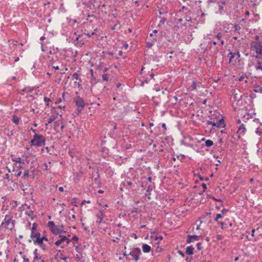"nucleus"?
I'll return each mask as SVG.
<instances>
[{
  "label": "nucleus",
  "instance_id": "1",
  "mask_svg": "<svg viewBox=\"0 0 262 262\" xmlns=\"http://www.w3.org/2000/svg\"><path fill=\"white\" fill-rule=\"evenodd\" d=\"M12 217L11 215L6 214L1 223V227L6 229L12 230L14 228L15 224V221L12 220Z\"/></svg>",
  "mask_w": 262,
  "mask_h": 262
},
{
  "label": "nucleus",
  "instance_id": "2",
  "mask_svg": "<svg viewBox=\"0 0 262 262\" xmlns=\"http://www.w3.org/2000/svg\"><path fill=\"white\" fill-rule=\"evenodd\" d=\"M46 141V138L43 135L35 134L30 141V144L31 146L41 147L45 145Z\"/></svg>",
  "mask_w": 262,
  "mask_h": 262
},
{
  "label": "nucleus",
  "instance_id": "3",
  "mask_svg": "<svg viewBox=\"0 0 262 262\" xmlns=\"http://www.w3.org/2000/svg\"><path fill=\"white\" fill-rule=\"evenodd\" d=\"M48 227L49 228L51 232L54 234H58L62 233H65L63 226L56 225L54 222L50 221L48 223Z\"/></svg>",
  "mask_w": 262,
  "mask_h": 262
},
{
  "label": "nucleus",
  "instance_id": "4",
  "mask_svg": "<svg viewBox=\"0 0 262 262\" xmlns=\"http://www.w3.org/2000/svg\"><path fill=\"white\" fill-rule=\"evenodd\" d=\"M38 224L36 223H34L32 224V227L31 228V234L30 237L31 239L28 241L29 243H31L32 241H33L35 239L37 238L40 236V233L37 230Z\"/></svg>",
  "mask_w": 262,
  "mask_h": 262
},
{
  "label": "nucleus",
  "instance_id": "5",
  "mask_svg": "<svg viewBox=\"0 0 262 262\" xmlns=\"http://www.w3.org/2000/svg\"><path fill=\"white\" fill-rule=\"evenodd\" d=\"M19 208L20 211H25V214L29 216L32 220L34 219V211L31 209L30 205L25 204L22 205Z\"/></svg>",
  "mask_w": 262,
  "mask_h": 262
},
{
  "label": "nucleus",
  "instance_id": "6",
  "mask_svg": "<svg viewBox=\"0 0 262 262\" xmlns=\"http://www.w3.org/2000/svg\"><path fill=\"white\" fill-rule=\"evenodd\" d=\"M251 49L255 51L256 54L262 55V43L259 41L252 42Z\"/></svg>",
  "mask_w": 262,
  "mask_h": 262
},
{
  "label": "nucleus",
  "instance_id": "7",
  "mask_svg": "<svg viewBox=\"0 0 262 262\" xmlns=\"http://www.w3.org/2000/svg\"><path fill=\"white\" fill-rule=\"evenodd\" d=\"M141 254V250L139 248H135L132 249L128 254L129 256L132 257V259L137 261L139 259L140 255Z\"/></svg>",
  "mask_w": 262,
  "mask_h": 262
},
{
  "label": "nucleus",
  "instance_id": "8",
  "mask_svg": "<svg viewBox=\"0 0 262 262\" xmlns=\"http://www.w3.org/2000/svg\"><path fill=\"white\" fill-rule=\"evenodd\" d=\"M74 102L77 106V110L78 112H80L85 105V103L83 99L80 97H77L75 98L74 100Z\"/></svg>",
  "mask_w": 262,
  "mask_h": 262
},
{
  "label": "nucleus",
  "instance_id": "9",
  "mask_svg": "<svg viewBox=\"0 0 262 262\" xmlns=\"http://www.w3.org/2000/svg\"><path fill=\"white\" fill-rule=\"evenodd\" d=\"M33 243L35 245L39 246L43 251H47L48 249V247L43 243L41 236L33 241Z\"/></svg>",
  "mask_w": 262,
  "mask_h": 262
},
{
  "label": "nucleus",
  "instance_id": "10",
  "mask_svg": "<svg viewBox=\"0 0 262 262\" xmlns=\"http://www.w3.org/2000/svg\"><path fill=\"white\" fill-rule=\"evenodd\" d=\"M58 62L59 63L57 60H55L53 58H52L49 62H48V68L54 69L56 70H59L60 68L59 65L58 64Z\"/></svg>",
  "mask_w": 262,
  "mask_h": 262
},
{
  "label": "nucleus",
  "instance_id": "11",
  "mask_svg": "<svg viewBox=\"0 0 262 262\" xmlns=\"http://www.w3.org/2000/svg\"><path fill=\"white\" fill-rule=\"evenodd\" d=\"M33 260L34 262H45L44 259L43 258L42 256H41L38 253V250L37 249H35L33 251Z\"/></svg>",
  "mask_w": 262,
  "mask_h": 262
},
{
  "label": "nucleus",
  "instance_id": "12",
  "mask_svg": "<svg viewBox=\"0 0 262 262\" xmlns=\"http://www.w3.org/2000/svg\"><path fill=\"white\" fill-rule=\"evenodd\" d=\"M59 118L60 120L62 119V116L61 115H60L58 113L56 112H54L50 118L48 120V123H51L54 121H56Z\"/></svg>",
  "mask_w": 262,
  "mask_h": 262
},
{
  "label": "nucleus",
  "instance_id": "13",
  "mask_svg": "<svg viewBox=\"0 0 262 262\" xmlns=\"http://www.w3.org/2000/svg\"><path fill=\"white\" fill-rule=\"evenodd\" d=\"M60 124H61L60 126V129L61 130H62L64 127V125H63L62 124V119L60 120L59 118L54 122V129L55 131H58V128L60 126Z\"/></svg>",
  "mask_w": 262,
  "mask_h": 262
},
{
  "label": "nucleus",
  "instance_id": "14",
  "mask_svg": "<svg viewBox=\"0 0 262 262\" xmlns=\"http://www.w3.org/2000/svg\"><path fill=\"white\" fill-rule=\"evenodd\" d=\"M245 126L243 124H242L239 126L238 130L236 133L238 138H241L242 136L245 135Z\"/></svg>",
  "mask_w": 262,
  "mask_h": 262
},
{
  "label": "nucleus",
  "instance_id": "15",
  "mask_svg": "<svg viewBox=\"0 0 262 262\" xmlns=\"http://www.w3.org/2000/svg\"><path fill=\"white\" fill-rule=\"evenodd\" d=\"M200 236L196 235H189L187 236L186 242L187 243L189 244L192 242H194V241H199L200 239Z\"/></svg>",
  "mask_w": 262,
  "mask_h": 262
},
{
  "label": "nucleus",
  "instance_id": "16",
  "mask_svg": "<svg viewBox=\"0 0 262 262\" xmlns=\"http://www.w3.org/2000/svg\"><path fill=\"white\" fill-rule=\"evenodd\" d=\"M105 214L103 211L101 210H99V211L96 214V216L99 219V220L97 221L96 223H98L99 224L104 223L103 221V218Z\"/></svg>",
  "mask_w": 262,
  "mask_h": 262
},
{
  "label": "nucleus",
  "instance_id": "17",
  "mask_svg": "<svg viewBox=\"0 0 262 262\" xmlns=\"http://www.w3.org/2000/svg\"><path fill=\"white\" fill-rule=\"evenodd\" d=\"M213 126L216 127L218 128H222L225 126V124L224 123V120L223 118H221L219 120H217L215 122V124H213Z\"/></svg>",
  "mask_w": 262,
  "mask_h": 262
},
{
  "label": "nucleus",
  "instance_id": "18",
  "mask_svg": "<svg viewBox=\"0 0 262 262\" xmlns=\"http://www.w3.org/2000/svg\"><path fill=\"white\" fill-rule=\"evenodd\" d=\"M226 4L227 3L225 1L219 2L217 3L218 6H219V11L220 14H223L224 6L226 5Z\"/></svg>",
  "mask_w": 262,
  "mask_h": 262
},
{
  "label": "nucleus",
  "instance_id": "19",
  "mask_svg": "<svg viewBox=\"0 0 262 262\" xmlns=\"http://www.w3.org/2000/svg\"><path fill=\"white\" fill-rule=\"evenodd\" d=\"M255 58L257 59V66H256L255 68L256 70H260L262 71V57H259L257 56H255Z\"/></svg>",
  "mask_w": 262,
  "mask_h": 262
},
{
  "label": "nucleus",
  "instance_id": "20",
  "mask_svg": "<svg viewBox=\"0 0 262 262\" xmlns=\"http://www.w3.org/2000/svg\"><path fill=\"white\" fill-rule=\"evenodd\" d=\"M59 237L60 238L59 239L57 240L55 243V245L56 246H59L60 245V244L63 243V242H64L66 238H65V236H63L61 234H59Z\"/></svg>",
  "mask_w": 262,
  "mask_h": 262
},
{
  "label": "nucleus",
  "instance_id": "21",
  "mask_svg": "<svg viewBox=\"0 0 262 262\" xmlns=\"http://www.w3.org/2000/svg\"><path fill=\"white\" fill-rule=\"evenodd\" d=\"M194 248L192 246H188L186 249V253L189 255H192L194 253Z\"/></svg>",
  "mask_w": 262,
  "mask_h": 262
},
{
  "label": "nucleus",
  "instance_id": "22",
  "mask_svg": "<svg viewBox=\"0 0 262 262\" xmlns=\"http://www.w3.org/2000/svg\"><path fill=\"white\" fill-rule=\"evenodd\" d=\"M142 250L144 253H148L151 250V247L148 245L146 244H143L142 245Z\"/></svg>",
  "mask_w": 262,
  "mask_h": 262
},
{
  "label": "nucleus",
  "instance_id": "23",
  "mask_svg": "<svg viewBox=\"0 0 262 262\" xmlns=\"http://www.w3.org/2000/svg\"><path fill=\"white\" fill-rule=\"evenodd\" d=\"M200 83H198L196 80H193L191 85H190L189 89L190 91H194L196 89L198 85H199Z\"/></svg>",
  "mask_w": 262,
  "mask_h": 262
},
{
  "label": "nucleus",
  "instance_id": "24",
  "mask_svg": "<svg viewBox=\"0 0 262 262\" xmlns=\"http://www.w3.org/2000/svg\"><path fill=\"white\" fill-rule=\"evenodd\" d=\"M229 54L230 55V59H229V62H231V60L233 58H234L236 56H237L238 58H239V57H240V54L238 52H237L236 53L230 52Z\"/></svg>",
  "mask_w": 262,
  "mask_h": 262
},
{
  "label": "nucleus",
  "instance_id": "25",
  "mask_svg": "<svg viewBox=\"0 0 262 262\" xmlns=\"http://www.w3.org/2000/svg\"><path fill=\"white\" fill-rule=\"evenodd\" d=\"M12 160L16 163H19V164H25V161L24 160H21L20 157L13 158L12 159Z\"/></svg>",
  "mask_w": 262,
  "mask_h": 262
},
{
  "label": "nucleus",
  "instance_id": "26",
  "mask_svg": "<svg viewBox=\"0 0 262 262\" xmlns=\"http://www.w3.org/2000/svg\"><path fill=\"white\" fill-rule=\"evenodd\" d=\"M107 70V68H104V73L102 75V78L103 80L105 81H108V77L107 76V74L106 73H105V72H106Z\"/></svg>",
  "mask_w": 262,
  "mask_h": 262
},
{
  "label": "nucleus",
  "instance_id": "27",
  "mask_svg": "<svg viewBox=\"0 0 262 262\" xmlns=\"http://www.w3.org/2000/svg\"><path fill=\"white\" fill-rule=\"evenodd\" d=\"M12 122L15 124H18L19 122V118L16 115H13L12 119Z\"/></svg>",
  "mask_w": 262,
  "mask_h": 262
},
{
  "label": "nucleus",
  "instance_id": "28",
  "mask_svg": "<svg viewBox=\"0 0 262 262\" xmlns=\"http://www.w3.org/2000/svg\"><path fill=\"white\" fill-rule=\"evenodd\" d=\"M254 91L256 93H262V86L256 85L254 87Z\"/></svg>",
  "mask_w": 262,
  "mask_h": 262
},
{
  "label": "nucleus",
  "instance_id": "29",
  "mask_svg": "<svg viewBox=\"0 0 262 262\" xmlns=\"http://www.w3.org/2000/svg\"><path fill=\"white\" fill-rule=\"evenodd\" d=\"M248 77L245 74H242L238 78L239 81H245L246 83L248 82L247 81Z\"/></svg>",
  "mask_w": 262,
  "mask_h": 262
},
{
  "label": "nucleus",
  "instance_id": "30",
  "mask_svg": "<svg viewBox=\"0 0 262 262\" xmlns=\"http://www.w3.org/2000/svg\"><path fill=\"white\" fill-rule=\"evenodd\" d=\"M83 174L82 171H80L79 173H76L74 174L75 177H77V179L75 180V182L77 183L79 181V179L81 177L82 175Z\"/></svg>",
  "mask_w": 262,
  "mask_h": 262
},
{
  "label": "nucleus",
  "instance_id": "31",
  "mask_svg": "<svg viewBox=\"0 0 262 262\" xmlns=\"http://www.w3.org/2000/svg\"><path fill=\"white\" fill-rule=\"evenodd\" d=\"M12 171L13 172H14V175L16 177H20L21 174H22V172L20 170H18V169H13L12 170Z\"/></svg>",
  "mask_w": 262,
  "mask_h": 262
},
{
  "label": "nucleus",
  "instance_id": "32",
  "mask_svg": "<svg viewBox=\"0 0 262 262\" xmlns=\"http://www.w3.org/2000/svg\"><path fill=\"white\" fill-rule=\"evenodd\" d=\"M205 145L207 147H210L213 145V142L211 140H207L205 141Z\"/></svg>",
  "mask_w": 262,
  "mask_h": 262
},
{
  "label": "nucleus",
  "instance_id": "33",
  "mask_svg": "<svg viewBox=\"0 0 262 262\" xmlns=\"http://www.w3.org/2000/svg\"><path fill=\"white\" fill-rule=\"evenodd\" d=\"M29 176V170L27 169V170H26L24 173V174H23V178L24 179H26V180H27L28 178V177Z\"/></svg>",
  "mask_w": 262,
  "mask_h": 262
},
{
  "label": "nucleus",
  "instance_id": "34",
  "mask_svg": "<svg viewBox=\"0 0 262 262\" xmlns=\"http://www.w3.org/2000/svg\"><path fill=\"white\" fill-rule=\"evenodd\" d=\"M151 238H154V239L156 241H161L163 239V237L162 235H159V236H154V235H151Z\"/></svg>",
  "mask_w": 262,
  "mask_h": 262
},
{
  "label": "nucleus",
  "instance_id": "35",
  "mask_svg": "<svg viewBox=\"0 0 262 262\" xmlns=\"http://www.w3.org/2000/svg\"><path fill=\"white\" fill-rule=\"evenodd\" d=\"M95 175H96L97 177L95 178L94 181L96 182L98 180V179L100 178V175L98 171L92 173L93 177H94Z\"/></svg>",
  "mask_w": 262,
  "mask_h": 262
},
{
  "label": "nucleus",
  "instance_id": "36",
  "mask_svg": "<svg viewBox=\"0 0 262 262\" xmlns=\"http://www.w3.org/2000/svg\"><path fill=\"white\" fill-rule=\"evenodd\" d=\"M43 100H44L45 102L46 103V105L48 106L49 105V103L50 101H51V100L49 98H48L47 97H44Z\"/></svg>",
  "mask_w": 262,
  "mask_h": 262
},
{
  "label": "nucleus",
  "instance_id": "37",
  "mask_svg": "<svg viewBox=\"0 0 262 262\" xmlns=\"http://www.w3.org/2000/svg\"><path fill=\"white\" fill-rule=\"evenodd\" d=\"M223 217V215H222L221 213H218L216 214V216L214 219V221L216 222H217L219 219L222 218Z\"/></svg>",
  "mask_w": 262,
  "mask_h": 262
},
{
  "label": "nucleus",
  "instance_id": "38",
  "mask_svg": "<svg viewBox=\"0 0 262 262\" xmlns=\"http://www.w3.org/2000/svg\"><path fill=\"white\" fill-rule=\"evenodd\" d=\"M148 82V80L147 78H145V79H144L143 81H142L141 82L140 86H143L144 85L145 83H147Z\"/></svg>",
  "mask_w": 262,
  "mask_h": 262
},
{
  "label": "nucleus",
  "instance_id": "39",
  "mask_svg": "<svg viewBox=\"0 0 262 262\" xmlns=\"http://www.w3.org/2000/svg\"><path fill=\"white\" fill-rule=\"evenodd\" d=\"M74 35L75 36V40L78 42L79 40L81 38V35H77L76 32L74 33Z\"/></svg>",
  "mask_w": 262,
  "mask_h": 262
},
{
  "label": "nucleus",
  "instance_id": "40",
  "mask_svg": "<svg viewBox=\"0 0 262 262\" xmlns=\"http://www.w3.org/2000/svg\"><path fill=\"white\" fill-rule=\"evenodd\" d=\"M234 28H235V31L237 32H239V31L241 29L240 26H238V25H235L234 26Z\"/></svg>",
  "mask_w": 262,
  "mask_h": 262
},
{
  "label": "nucleus",
  "instance_id": "41",
  "mask_svg": "<svg viewBox=\"0 0 262 262\" xmlns=\"http://www.w3.org/2000/svg\"><path fill=\"white\" fill-rule=\"evenodd\" d=\"M215 37L217 39L219 40H221V38L222 37V34L221 33H219L215 36Z\"/></svg>",
  "mask_w": 262,
  "mask_h": 262
},
{
  "label": "nucleus",
  "instance_id": "42",
  "mask_svg": "<svg viewBox=\"0 0 262 262\" xmlns=\"http://www.w3.org/2000/svg\"><path fill=\"white\" fill-rule=\"evenodd\" d=\"M219 224L221 225V228L222 229H224L225 228V226L227 225V224L224 223L223 222H219Z\"/></svg>",
  "mask_w": 262,
  "mask_h": 262
},
{
  "label": "nucleus",
  "instance_id": "43",
  "mask_svg": "<svg viewBox=\"0 0 262 262\" xmlns=\"http://www.w3.org/2000/svg\"><path fill=\"white\" fill-rule=\"evenodd\" d=\"M3 178L7 180L8 181H10V180L9 179V174L8 173H6L5 176L3 177Z\"/></svg>",
  "mask_w": 262,
  "mask_h": 262
},
{
  "label": "nucleus",
  "instance_id": "44",
  "mask_svg": "<svg viewBox=\"0 0 262 262\" xmlns=\"http://www.w3.org/2000/svg\"><path fill=\"white\" fill-rule=\"evenodd\" d=\"M196 247H197V249L199 250H201L202 249V244L201 243H197Z\"/></svg>",
  "mask_w": 262,
  "mask_h": 262
},
{
  "label": "nucleus",
  "instance_id": "45",
  "mask_svg": "<svg viewBox=\"0 0 262 262\" xmlns=\"http://www.w3.org/2000/svg\"><path fill=\"white\" fill-rule=\"evenodd\" d=\"M215 124V122L214 121H210V120H208L207 121V125H211L212 126H213V124Z\"/></svg>",
  "mask_w": 262,
  "mask_h": 262
},
{
  "label": "nucleus",
  "instance_id": "46",
  "mask_svg": "<svg viewBox=\"0 0 262 262\" xmlns=\"http://www.w3.org/2000/svg\"><path fill=\"white\" fill-rule=\"evenodd\" d=\"M139 211H138V209L137 208H134L132 210H131V213H138Z\"/></svg>",
  "mask_w": 262,
  "mask_h": 262
},
{
  "label": "nucleus",
  "instance_id": "47",
  "mask_svg": "<svg viewBox=\"0 0 262 262\" xmlns=\"http://www.w3.org/2000/svg\"><path fill=\"white\" fill-rule=\"evenodd\" d=\"M73 77L74 78H75V79L76 80H78V74L77 73H74L73 74Z\"/></svg>",
  "mask_w": 262,
  "mask_h": 262
},
{
  "label": "nucleus",
  "instance_id": "48",
  "mask_svg": "<svg viewBox=\"0 0 262 262\" xmlns=\"http://www.w3.org/2000/svg\"><path fill=\"white\" fill-rule=\"evenodd\" d=\"M65 238H66V239H65L64 242H66L67 245H69V244L70 243V242H71V240H70L69 238H68L67 236H65Z\"/></svg>",
  "mask_w": 262,
  "mask_h": 262
},
{
  "label": "nucleus",
  "instance_id": "49",
  "mask_svg": "<svg viewBox=\"0 0 262 262\" xmlns=\"http://www.w3.org/2000/svg\"><path fill=\"white\" fill-rule=\"evenodd\" d=\"M256 133L259 135H262V129L260 128H257Z\"/></svg>",
  "mask_w": 262,
  "mask_h": 262
},
{
  "label": "nucleus",
  "instance_id": "50",
  "mask_svg": "<svg viewBox=\"0 0 262 262\" xmlns=\"http://www.w3.org/2000/svg\"><path fill=\"white\" fill-rule=\"evenodd\" d=\"M166 20V19L164 17H162L160 20V23L161 24H164Z\"/></svg>",
  "mask_w": 262,
  "mask_h": 262
},
{
  "label": "nucleus",
  "instance_id": "51",
  "mask_svg": "<svg viewBox=\"0 0 262 262\" xmlns=\"http://www.w3.org/2000/svg\"><path fill=\"white\" fill-rule=\"evenodd\" d=\"M213 200L215 201H217V202H221V203H222V200H221V199H216L215 197L214 196H212L211 198Z\"/></svg>",
  "mask_w": 262,
  "mask_h": 262
},
{
  "label": "nucleus",
  "instance_id": "52",
  "mask_svg": "<svg viewBox=\"0 0 262 262\" xmlns=\"http://www.w3.org/2000/svg\"><path fill=\"white\" fill-rule=\"evenodd\" d=\"M23 258L24 259V262H29V259L26 257L25 256H23Z\"/></svg>",
  "mask_w": 262,
  "mask_h": 262
},
{
  "label": "nucleus",
  "instance_id": "53",
  "mask_svg": "<svg viewBox=\"0 0 262 262\" xmlns=\"http://www.w3.org/2000/svg\"><path fill=\"white\" fill-rule=\"evenodd\" d=\"M41 238L42 239L43 242V241H46V242L48 241V239L46 236H43L41 237Z\"/></svg>",
  "mask_w": 262,
  "mask_h": 262
},
{
  "label": "nucleus",
  "instance_id": "54",
  "mask_svg": "<svg viewBox=\"0 0 262 262\" xmlns=\"http://www.w3.org/2000/svg\"><path fill=\"white\" fill-rule=\"evenodd\" d=\"M72 239L75 241H77L78 240V237L76 235H74L72 237Z\"/></svg>",
  "mask_w": 262,
  "mask_h": 262
},
{
  "label": "nucleus",
  "instance_id": "55",
  "mask_svg": "<svg viewBox=\"0 0 262 262\" xmlns=\"http://www.w3.org/2000/svg\"><path fill=\"white\" fill-rule=\"evenodd\" d=\"M202 186L203 187V189H204V191H205V190L207 189V186H206V185L205 184V183H203L202 184Z\"/></svg>",
  "mask_w": 262,
  "mask_h": 262
},
{
  "label": "nucleus",
  "instance_id": "56",
  "mask_svg": "<svg viewBox=\"0 0 262 262\" xmlns=\"http://www.w3.org/2000/svg\"><path fill=\"white\" fill-rule=\"evenodd\" d=\"M75 218H76V216L74 214H73L72 215L71 217H70V216L69 217L70 220H72V219L74 220V219H75Z\"/></svg>",
  "mask_w": 262,
  "mask_h": 262
},
{
  "label": "nucleus",
  "instance_id": "57",
  "mask_svg": "<svg viewBox=\"0 0 262 262\" xmlns=\"http://www.w3.org/2000/svg\"><path fill=\"white\" fill-rule=\"evenodd\" d=\"M14 135V132L13 130H11L10 133L8 134V136H12Z\"/></svg>",
  "mask_w": 262,
  "mask_h": 262
},
{
  "label": "nucleus",
  "instance_id": "58",
  "mask_svg": "<svg viewBox=\"0 0 262 262\" xmlns=\"http://www.w3.org/2000/svg\"><path fill=\"white\" fill-rule=\"evenodd\" d=\"M255 232V229H253L251 231V236L253 237L254 236V233Z\"/></svg>",
  "mask_w": 262,
  "mask_h": 262
},
{
  "label": "nucleus",
  "instance_id": "59",
  "mask_svg": "<svg viewBox=\"0 0 262 262\" xmlns=\"http://www.w3.org/2000/svg\"><path fill=\"white\" fill-rule=\"evenodd\" d=\"M216 238L218 239V240H221L222 239V235H217L216 236Z\"/></svg>",
  "mask_w": 262,
  "mask_h": 262
},
{
  "label": "nucleus",
  "instance_id": "60",
  "mask_svg": "<svg viewBox=\"0 0 262 262\" xmlns=\"http://www.w3.org/2000/svg\"><path fill=\"white\" fill-rule=\"evenodd\" d=\"M23 164H19L18 166H17V168H18V170H20L21 169L23 168Z\"/></svg>",
  "mask_w": 262,
  "mask_h": 262
},
{
  "label": "nucleus",
  "instance_id": "61",
  "mask_svg": "<svg viewBox=\"0 0 262 262\" xmlns=\"http://www.w3.org/2000/svg\"><path fill=\"white\" fill-rule=\"evenodd\" d=\"M43 166H44V167H45V169H46V170H48V164H47V163H45L43 164Z\"/></svg>",
  "mask_w": 262,
  "mask_h": 262
},
{
  "label": "nucleus",
  "instance_id": "62",
  "mask_svg": "<svg viewBox=\"0 0 262 262\" xmlns=\"http://www.w3.org/2000/svg\"><path fill=\"white\" fill-rule=\"evenodd\" d=\"M179 254L181 255L182 257H184V254L181 251H178Z\"/></svg>",
  "mask_w": 262,
  "mask_h": 262
},
{
  "label": "nucleus",
  "instance_id": "63",
  "mask_svg": "<svg viewBox=\"0 0 262 262\" xmlns=\"http://www.w3.org/2000/svg\"><path fill=\"white\" fill-rule=\"evenodd\" d=\"M30 130H31L34 134V135H35V134H37L36 132V129H33V128H31L30 129Z\"/></svg>",
  "mask_w": 262,
  "mask_h": 262
},
{
  "label": "nucleus",
  "instance_id": "64",
  "mask_svg": "<svg viewBox=\"0 0 262 262\" xmlns=\"http://www.w3.org/2000/svg\"><path fill=\"white\" fill-rule=\"evenodd\" d=\"M71 204H72V205H74V206H76V207H77V203H76V201H75V202L72 201V202H71Z\"/></svg>",
  "mask_w": 262,
  "mask_h": 262
}]
</instances>
